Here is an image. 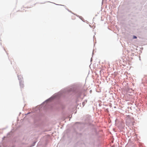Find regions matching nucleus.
<instances>
[{
    "label": "nucleus",
    "instance_id": "f257e3e1",
    "mask_svg": "<svg viewBox=\"0 0 147 147\" xmlns=\"http://www.w3.org/2000/svg\"><path fill=\"white\" fill-rule=\"evenodd\" d=\"M137 38V37H136V36H133V38L134 39V38Z\"/></svg>",
    "mask_w": 147,
    "mask_h": 147
},
{
    "label": "nucleus",
    "instance_id": "f03ea898",
    "mask_svg": "<svg viewBox=\"0 0 147 147\" xmlns=\"http://www.w3.org/2000/svg\"><path fill=\"white\" fill-rule=\"evenodd\" d=\"M20 86L21 87H23V85H21V84H20Z\"/></svg>",
    "mask_w": 147,
    "mask_h": 147
},
{
    "label": "nucleus",
    "instance_id": "7ed1b4c3",
    "mask_svg": "<svg viewBox=\"0 0 147 147\" xmlns=\"http://www.w3.org/2000/svg\"><path fill=\"white\" fill-rule=\"evenodd\" d=\"M18 78H19V76H18Z\"/></svg>",
    "mask_w": 147,
    "mask_h": 147
}]
</instances>
